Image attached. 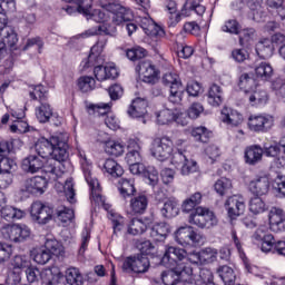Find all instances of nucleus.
<instances>
[{
  "mask_svg": "<svg viewBox=\"0 0 285 285\" xmlns=\"http://www.w3.org/2000/svg\"><path fill=\"white\" fill-rule=\"evenodd\" d=\"M217 275L220 277V279L224 282L225 285H234L235 279H237V276L235 275V271L233 267L228 265H220L216 269Z\"/></svg>",
  "mask_w": 285,
  "mask_h": 285,
  "instance_id": "obj_38",
  "label": "nucleus"
},
{
  "mask_svg": "<svg viewBox=\"0 0 285 285\" xmlns=\"http://www.w3.org/2000/svg\"><path fill=\"white\" fill-rule=\"evenodd\" d=\"M78 88L81 92H92L97 88V81L90 76H81L78 79Z\"/></svg>",
  "mask_w": 285,
  "mask_h": 285,
  "instance_id": "obj_48",
  "label": "nucleus"
},
{
  "mask_svg": "<svg viewBox=\"0 0 285 285\" xmlns=\"http://www.w3.org/2000/svg\"><path fill=\"white\" fill-rule=\"evenodd\" d=\"M151 156L158 161H166L173 156V140L168 137L156 138L150 147Z\"/></svg>",
  "mask_w": 285,
  "mask_h": 285,
  "instance_id": "obj_7",
  "label": "nucleus"
},
{
  "mask_svg": "<svg viewBox=\"0 0 285 285\" xmlns=\"http://www.w3.org/2000/svg\"><path fill=\"white\" fill-rule=\"evenodd\" d=\"M45 248L49 250L50 255H55L56 257L63 255V245H61L57 239H47Z\"/></svg>",
  "mask_w": 285,
  "mask_h": 285,
  "instance_id": "obj_53",
  "label": "nucleus"
},
{
  "mask_svg": "<svg viewBox=\"0 0 285 285\" xmlns=\"http://www.w3.org/2000/svg\"><path fill=\"white\" fill-rule=\"evenodd\" d=\"M188 222L198 228H214L218 224L215 213L206 207H196L189 214Z\"/></svg>",
  "mask_w": 285,
  "mask_h": 285,
  "instance_id": "obj_4",
  "label": "nucleus"
},
{
  "mask_svg": "<svg viewBox=\"0 0 285 285\" xmlns=\"http://www.w3.org/2000/svg\"><path fill=\"white\" fill-rule=\"evenodd\" d=\"M239 30H242V26L235 19L227 20L222 27V31L228 32L229 35H239Z\"/></svg>",
  "mask_w": 285,
  "mask_h": 285,
  "instance_id": "obj_64",
  "label": "nucleus"
},
{
  "mask_svg": "<svg viewBox=\"0 0 285 285\" xmlns=\"http://www.w3.org/2000/svg\"><path fill=\"white\" fill-rule=\"evenodd\" d=\"M90 189V199L91 202H95L98 206H102L105 210H110L112 206L110 204H107L106 200H104V196H101V185H99V180H97V184L88 185Z\"/></svg>",
  "mask_w": 285,
  "mask_h": 285,
  "instance_id": "obj_37",
  "label": "nucleus"
},
{
  "mask_svg": "<svg viewBox=\"0 0 285 285\" xmlns=\"http://www.w3.org/2000/svg\"><path fill=\"white\" fill-rule=\"evenodd\" d=\"M261 250L263 253H276L285 257V240H276L273 234H267L262 242Z\"/></svg>",
  "mask_w": 285,
  "mask_h": 285,
  "instance_id": "obj_15",
  "label": "nucleus"
},
{
  "mask_svg": "<svg viewBox=\"0 0 285 285\" xmlns=\"http://www.w3.org/2000/svg\"><path fill=\"white\" fill-rule=\"evenodd\" d=\"M248 128L253 132H267L273 128V117L263 115L249 116Z\"/></svg>",
  "mask_w": 285,
  "mask_h": 285,
  "instance_id": "obj_13",
  "label": "nucleus"
},
{
  "mask_svg": "<svg viewBox=\"0 0 285 285\" xmlns=\"http://www.w3.org/2000/svg\"><path fill=\"white\" fill-rule=\"evenodd\" d=\"M142 175L150 186H157V181H159V171H157L155 167L145 168Z\"/></svg>",
  "mask_w": 285,
  "mask_h": 285,
  "instance_id": "obj_62",
  "label": "nucleus"
},
{
  "mask_svg": "<svg viewBox=\"0 0 285 285\" xmlns=\"http://www.w3.org/2000/svg\"><path fill=\"white\" fill-rule=\"evenodd\" d=\"M245 100L248 101L252 106H257V104H266L268 101V92L266 90H246Z\"/></svg>",
  "mask_w": 285,
  "mask_h": 285,
  "instance_id": "obj_34",
  "label": "nucleus"
},
{
  "mask_svg": "<svg viewBox=\"0 0 285 285\" xmlns=\"http://www.w3.org/2000/svg\"><path fill=\"white\" fill-rule=\"evenodd\" d=\"M249 210L253 215H261V213L266 210V203H264L262 197L256 196L249 200Z\"/></svg>",
  "mask_w": 285,
  "mask_h": 285,
  "instance_id": "obj_55",
  "label": "nucleus"
},
{
  "mask_svg": "<svg viewBox=\"0 0 285 285\" xmlns=\"http://www.w3.org/2000/svg\"><path fill=\"white\" fill-rule=\"evenodd\" d=\"M255 72L261 81H271L273 77V67L268 62H261L256 66Z\"/></svg>",
  "mask_w": 285,
  "mask_h": 285,
  "instance_id": "obj_42",
  "label": "nucleus"
},
{
  "mask_svg": "<svg viewBox=\"0 0 285 285\" xmlns=\"http://www.w3.org/2000/svg\"><path fill=\"white\" fill-rule=\"evenodd\" d=\"M36 117L40 124H48L55 117V111L47 101L40 102V106L36 108Z\"/></svg>",
  "mask_w": 285,
  "mask_h": 285,
  "instance_id": "obj_36",
  "label": "nucleus"
},
{
  "mask_svg": "<svg viewBox=\"0 0 285 285\" xmlns=\"http://www.w3.org/2000/svg\"><path fill=\"white\" fill-rule=\"evenodd\" d=\"M190 135L191 137H194L196 141H200L202 144H208V139H210V137L213 136V132L208 130V128L204 126H199V127H194L190 130Z\"/></svg>",
  "mask_w": 285,
  "mask_h": 285,
  "instance_id": "obj_43",
  "label": "nucleus"
},
{
  "mask_svg": "<svg viewBox=\"0 0 285 285\" xmlns=\"http://www.w3.org/2000/svg\"><path fill=\"white\" fill-rule=\"evenodd\" d=\"M148 230V225L139 218H132L127 226L128 235H144Z\"/></svg>",
  "mask_w": 285,
  "mask_h": 285,
  "instance_id": "obj_40",
  "label": "nucleus"
},
{
  "mask_svg": "<svg viewBox=\"0 0 285 285\" xmlns=\"http://www.w3.org/2000/svg\"><path fill=\"white\" fill-rule=\"evenodd\" d=\"M138 248L140 250L138 255H145V257H148V255L155 257V255H157V247H155L150 240L140 243Z\"/></svg>",
  "mask_w": 285,
  "mask_h": 285,
  "instance_id": "obj_61",
  "label": "nucleus"
},
{
  "mask_svg": "<svg viewBox=\"0 0 285 285\" xmlns=\"http://www.w3.org/2000/svg\"><path fill=\"white\" fill-rule=\"evenodd\" d=\"M274 51L275 47L273 46V41H271L268 38L258 41L256 45V53L261 59H271Z\"/></svg>",
  "mask_w": 285,
  "mask_h": 285,
  "instance_id": "obj_33",
  "label": "nucleus"
},
{
  "mask_svg": "<svg viewBox=\"0 0 285 285\" xmlns=\"http://www.w3.org/2000/svg\"><path fill=\"white\" fill-rule=\"evenodd\" d=\"M30 215L33 222L40 226H46L55 219V209L41 202H36L31 205Z\"/></svg>",
  "mask_w": 285,
  "mask_h": 285,
  "instance_id": "obj_8",
  "label": "nucleus"
},
{
  "mask_svg": "<svg viewBox=\"0 0 285 285\" xmlns=\"http://www.w3.org/2000/svg\"><path fill=\"white\" fill-rule=\"evenodd\" d=\"M106 9L109 12H112V21L116 23V26L126 23V30L129 37H131L134 32H137V24L135 22H129L132 21V11H130V9H126V7L116 2H109L106 4Z\"/></svg>",
  "mask_w": 285,
  "mask_h": 285,
  "instance_id": "obj_2",
  "label": "nucleus"
},
{
  "mask_svg": "<svg viewBox=\"0 0 285 285\" xmlns=\"http://www.w3.org/2000/svg\"><path fill=\"white\" fill-rule=\"evenodd\" d=\"M185 275H193L191 267H176L169 268L161 273V279L165 285H176L179 284L180 279H184Z\"/></svg>",
  "mask_w": 285,
  "mask_h": 285,
  "instance_id": "obj_11",
  "label": "nucleus"
},
{
  "mask_svg": "<svg viewBox=\"0 0 285 285\" xmlns=\"http://www.w3.org/2000/svg\"><path fill=\"white\" fill-rule=\"evenodd\" d=\"M29 97L33 99V101H40L43 104L48 101V89L43 87V85H37L32 91L29 92Z\"/></svg>",
  "mask_w": 285,
  "mask_h": 285,
  "instance_id": "obj_51",
  "label": "nucleus"
},
{
  "mask_svg": "<svg viewBox=\"0 0 285 285\" xmlns=\"http://www.w3.org/2000/svg\"><path fill=\"white\" fill-rule=\"evenodd\" d=\"M150 259L144 254H135L125 258L122 263L124 273H148Z\"/></svg>",
  "mask_w": 285,
  "mask_h": 285,
  "instance_id": "obj_5",
  "label": "nucleus"
},
{
  "mask_svg": "<svg viewBox=\"0 0 285 285\" xmlns=\"http://www.w3.org/2000/svg\"><path fill=\"white\" fill-rule=\"evenodd\" d=\"M52 271L45 269L39 271L37 267L29 266L26 269V276L29 284H37L39 279H41V283L43 284L46 282L47 277H51Z\"/></svg>",
  "mask_w": 285,
  "mask_h": 285,
  "instance_id": "obj_28",
  "label": "nucleus"
},
{
  "mask_svg": "<svg viewBox=\"0 0 285 285\" xmlns=\"http://www.w3.org/2000/svg\"><path fill=\"white\" fill-rule=\"evenodd\" d=\"M140 28L144 30L147 37H156V39H161V37H166V31L164 30V28L159 27L150 18H142L140 20Z\"/></svg>",
  "mask_w": 285,
  "mask_h": 285,
  "instance_id": "obj_20",
  "label": "nucleus"
},
{
  "mask_svg": "<svg viewBox=\"0 0 285 285\" xmlns=\"http://www.w3.org/2000/svg\"><path fill=\"white\" fill-rule=\"evenodd\" d=\"M200 259L204 264H213V262H217V249L206 247L200 250Z\"/></svg>",
  "mask_w": 285,
  "mask_h": 285,
  "instance_id": "obj_56",
  "label": "nucleus"
},
{
  "mask_svg": "<svg viewBox=\"0 0 285 285\" xmlns=\"http://www.w3.org/2000/svg\"><path fill=\"white\" fill-rule=\"evenodd\" d=\"M50 259H52V254H50V252L46 247L37 249L33 253V261L36 262V264L45 266V264H48Z\"/></svg>",
  "mask_w": 285,
  "mask_h": 285,
  "instance_id": "obj_54",
  "label": "nucleus"
},
{
  "mask_svg": "<svg viewBox=\"0 0 285 285\" xmlns=\"http://www.w3.org/2000/svg\"><path fill=\"white\" fill-rule=\"evenodd\" d=\"M128 153L126 155L127 164H141V146L139 145V140L130 139L128 141Z\"/></svg>",
  "mask_w": 285,
  "mask_h": 285,
  "instance_id": "obj_26",
  "label": "nucleus"
},
{
  "mask_svg": "<svg viewBox=\"0 0 285 285\" xmlns=\"http://www.w3.org/2000/svg\"><path fill=\"white\" fill-rule=\"evenodd\" d=\"M0 35L3 37V40L1 41H4L9 48H14V46H17L19 37L12 27L7 26L0 31Z\"/></svg>",
  "mask_w": 285,
  "mask_h": 285,
  "instance_id": "obj_45",
  "label": "nucleus"
},
{
  "mask_svg": "<svg viewBox=\"0 0 285 285\" xmlns=\"http://www.w3.org/2000/svg\"><path fill=\"white\" fill-rule=\"evenodd\" d=\"M104 46H106L105 40L98 41L91 47L88 58L82 61L85 69L92 68V66H95V68L97 67L99 63V57H101V52H104Z\"/></svg>",
  "mask_w": 285,
  "mask_h": 285,
  "instance_id": "obj_24",
  "label": "nucleus"
},
{
  "mask_svg": "<svg viewBox=\"0 0 285 285\" xmlns=\"http://www.w3.org/2000/svg\"><path fill=\"white\" fill-rule=\"evenodd\" d=\"M68 134H58L48 138H40L35 144V153L41 159L51 157L57 161H66L69 157L68 153Z\"/></svg>",
  "mask_w": 285,
  "mask_h": 285,
  "instance_id": "obj_1",
  "label": "nucleus"
},
{
  "mask_svg": "<svg viewBox=\"0 0 285 285\" xmlns=\"http://www.w3.org/2000/svg\"><path fill=\"white\" fill-rule=\"evenodd\" d=\"M117 186L124 199L132 197L135 193H137V189L135 188V178H120Z\"/></svg>",
  "mask_w": 285,
  "mask_h": 285,
  "instance_id": "obj_32",
  "label": "nucleus"
},
{
  "mask_svg": "<svg viewBox=\"0 0 285 285\" xmlns=\"http://www.w3.org/2000/svg\"><path fill=\"white\" fill-rule=\"evenodd\" d=\"M126 56L130 61H139L146 57V49L141 47H132L131 49H127Z\"/></svg>",
  "mask_w": 285,
  "mask_h": 285,
  "instance_id": "obj_63",
  "label": "nucleus"
},
{
  "mask_svg": "<svg viewBox=\"0 0 285 285\" xmlns=\"http://www.w3.org/2000/svg\"><path fill=\"white\" fill-rule=\"evenodd\" d=\"M47 189L48 179L42 176H36L24 181L20 193H27V195H43Z\"/></svg>",
  "mask_w": 285,
  "mask_h": 285,
  "instance_id": "obj_10",
  "label": "nucleus"
},
{
  "mask_svg": "<svg viewBox=\"0 0 285 285\" xmlns=\"http://www.w3.org/2000/svg\"><path fill=\"white\" fill-rule=\"evenodd\" d=\"M269 228L273 233L285 230V212L279 207H272L268 213Z\"/></svg>",
  "mask_w": 285,
  "mask_h": 285,
  "instance_id": "obj_16",
  "label": "nucleus"
},
{
  "mask_svg": "<svg viewBox=\"0 0 285 285\" xmlns=\"http://www.w3.org/2000/svg\"><path fill=\"white\" fill-rule=\"evenodd\" d=\"M17 10V0H0V31L8 28L6 14Z\"/></svg>",
  "mask_w": 285,
  "mask_h": 285,
  "instance_id": "obj_30",
  "label": "nucleus"
},
{
  "mask_svg": "<svg viewBox=\"0 0 285 285\" xmlns=\"http://www.w3.org/2000/svg\"><path fill=\"white\" fill-rule=\"evenodd\" d=\"M78 156L80 158L82 173L88 186H95V184H97V178L92 177V165L88 163L86 151L78 150Z\"/></svg>",
  "mask_w": 285,
  "mask_h": 285,
  "instance_id": "obj_31",
  "label": "nucleus"
},
{
  "mask_svg": "<svg viewBox=\"0 0 285 285\" xmlns=\"http://www.w3.org/2000/svg\"><path fill=\"white\" fill-rule=\"evenodd\" d=\"M43 158L37 156V154H31L22 160L21 168L24 173L35 175V173H39L43 168Z\"/></svg>",
  "mask_w": 285,
  "mask_h": 285,
  "instance_id": "obj_21",
  "label": "nucleus"
},
{
  "mask_svg": "<svg viewBox=\"0 0 285 285\" xmlns=\"http://www.w3.org/2000/svg\"><path fill=\"white\" fill-rule=\"evenodd\" d=\"M2 235L4 239L21 244L30 237V228L26 225H10L3 228Z\"/></svg>",
  "mask_w": 285,
  "mask_h": 285,
  "instance_id": "obj_9",
  "label": "nucleus"
},
{
  "mask_svg": "<svg viewBox=\"0 0 285 285\" xmlns=\"http://www.w3.org/2000/svg\"><path fill=\"white\" fill-rule=\"evenodd\" d=\"M56 215L59 222H62V224H68V222H72V219H75V210L68 207L57 209Z\"/></svg>",
  "mask_w": 285,
  "mask_h": 285,
  "instance_id": "obj_60",
  "label": "nucleus"
},
{
  "mask_svg": "<svg viewBox=\"0 0 285 285\" xmlns=\"http://www.w3.org/2000/svg\"><path fill=\"white\" fill-rule=\"evenodd\" d=\"M207 101L210 106L217 108L224 104V90L217 85L214 83L208 90Z\"/></svg>",
  "mask_w": 285,
  "mask_h": 285,
  "instance_id": "obj_35",
  "label": "nucleus"
},
{
  "mask_svg": "<svg viewBox=\"0 0 285 285\" xmlns=\"http://www.w3.org/2000/svg\"><path fill=\"white\" fill-rule=\"evenodd\" d=\"M225 207L228 217L230 219H237L239 215H244V212L246 210V203L244 202V197L232 196L226 200Z\"/></svg>",
  "mask_w": 285,
  "mask_h": 285,
  "instance_id": "obj_14",
  "label": "nucleus"
},
{
  "mask_svg": "<svg viewBox=\"0 0 285 285\" xmlns=\"http://www.w3.org/2000/svg\"><path fill=\"white\" fill-rule=\"evenodd\" d=\"M224 124H228L229 126H239L242 121H244V116L239 114L237 110H230V112H222Z\"/></svg>",
  "mask_w": 285,
  "mask_h": 285,
  "instance_id": "obj_49",
  "label": "nucleus"
},
{
  "mask_svg": "<svg viewBox=\"0 0 285 285\" xmlns=\"http://www.w3.org/2000/svg\"><path fill=\"white\" fill-rule=\"evenodd\" d=\"M160 213L166 219H173V217L179 215V204L175 199H168L160 209Z\"/></svg>",
  "mask_w": 285,
  "mask_h": 285,
  "instance_id": "obj_39",
  "label": "nucleus"
},
{
  "mask_svg": "<svg viewBox=\"0 0 285 285\" xmlns=\"http://www.w3.org/2000/svg\"><path fill=\"white\" fill-rule=\"evenodd\" d=\"M186 249L176 246H166L160 263L166 268H190V266L186 265Z\"/></svg>",
  "mask_w": 285,
  "mask_h": 285,
  "instance_id": "obj_3",
  "label": "nucleus"
},
{
  "mask_svg": "<svg viewBox=\"0 0 285 285\" xmlns=\"http://www.w3.org/2000/svg\"><path fill=\"white\" fill-rule=\"evenodd\" d=\"M170 234V225L167 223H155L149 226V237L153 242H166Z\"/></svg>",
  "mask_w": 285,
  "mask_h": 285,
  "instance_id": "obj_22",
  "label": "nucleus"
},
{
  "mask_svg": "<svg viewBox=\"0 0 285 285\" xmlns=\"http://www.w3.org/2000/svg\"><path fill=\"white\" fill-rule=\"evenodd\" d=\"M163 83L167 86V88H175L181 86V79H179V75L167 72L163 76Z\"/></svg>",
  "mask_w": 285,
  "mask_h": 285,
  "instance_id": "obj_59",
  "label": "nucleus"
},
{
  "mask_svg": "<svg viewBox=\"0 0 285 285\" xmlns=\"http://www.w3.org/2000/svg\"><path fill=\"white\" fill-rule=\"evenodd\" d=\"M17 170V161L12 158H0V173L12 174Z\"/></svg>",
  "mask_w": 285,
  "mask_h": 285,
  "instance_id": "obj_58",
  "label": "nucleus"
},
{
  "mask_svg": "<svg viewBox=\"0 0 285 285\" xmlns=\"http://www.w3.org/2000/svg\"><path fill=\"white\" fill-rule=\"evenodd\" d=\"M61 164H63V161H59L51 157L49 160L43 163L41 170L45 175H48L49 179L57 181V179H59L63 173V169H61Z\"/></svg>",
  "mask_w": 285,
  "mask_h": 285,
  "instance_id": "obj_19",
  "label": "nucleus"
},
{
  "mask_svg": "<svg viewBox=\"0 0 285 285\" xmlns=\"http://www.w3.org/2000/svg\"><path fill=\"white\" fill-rule=\"evenodd\" d=\"M195 12L198 17H202L206 12V7L202 4V0H186L184 7L180 10V13H176L169 18V26L175 28L180 21L181 17H190Z\"/></svg>",
  "mask_w": 285,
  "mask_h": 285,
  "instance_id": "obj_6",
  "label": "nucleus"
},
{
  "mask_svg": "<svg viewBox=\"0 0 285 285\" xmlns=\"http://www.w3.org/2000/svg\"><path fill=\"white\" fill-rule=\"evenodd\" d=\"M125 150L126 147L119 141L108 140L105 142V153H107V155H111L112 157H121Z\"/></svg>",
  "mask_w": 285,
  "mask_h": 285,
  "instance_id": "obj_44",
  "label": "nucleus"
},
{
  "mask_svg": "<svg viewBox=\"0 0 285 285\" xmlns=\"http://www.w3.org/2000/svg\"><path fill=\"white\" fill-rule=\"evenodd\" d=\"M66 282L69 285H83V275L77 267H69L66 271Z\"/></svg>",
  "mask_w": 285,
  "mask_h": 285,
  "instance_id": "obj_46",
  "label": "nucleus"
},
{
  "mask_svg": "<svg viewBox=\"0 0 285 285\" xmlns=\"http://www.w3.org/2000/svg\"><path fill=\"white\" fill-rule=\"evenodd\" d=\"M245 164L248 166H257L264 157V149L259 145H252L245 149Z\"/></svg>",
  "mask_w": 285,
  "mask_h": 285,
  "instance_id": "obj_25",
  "label": "nucleus"
},
{
  "mask_svg": "<svg viewBox=\"0 0 285 285\" xmlns=\"http://www.w3.org/2000/svg\"><path fill=\"white\" fill-rule=\"evenodd\" d=\"M271 190V180L268 176H256L249 181V191L255 195V197H263V195H268Z\"/></svg>",
  "mask_w": 285,
  "mask_h": 285,
  "instance_id": "obj_17",
  "label": "nucleus"
},
{
  "mask_svg": "<svg viewBox=\"0 0 285 285\" xmlns=\"http://www.w3.org/2000/svg\"><path fill=\"white\" fill-rule=\"evenodd\" d=\"M184 114H175L170 109H164L157 114V121L160 126H166L171 121H176V124H181V126H186V121H181Z\"/></svg>",
  "mask_w": 285,
  "mask_h": 285,
  "instance_id": "obj_27",
  "label": "nucleus"
},
{
  "mask_svg": "<svg viewBox=\"0 0 285 285\" xmlns=\"http://www.w3.org/2000/svg\"><path fill=\"white\" fill-rule=\"evenodd\" d=\"M1 217L6 219V222H12V219H22V217H26V212L14 208L12 206H3L2 210H0Z\"/></svg>",
  "mask_w": 285,
  "mask_h": 285,
  "instance_id": "obj_41",
  "label": "nucleus"
},
{
  "mask_svg": "<svg viewBox=\"0 0 285 285\" xmlns=\"http://www.w3.org/2000/svg\"><path fill=\"white\" fill-rule=\"evenodd\" d=\"M136 72L142 75V81L145 83H155L158 75L155 65L150 60H141L136 66Z\"/></svg>",
  "mask_w": 285,
  "mask_h": 285,
  "instance_id": "obj_18",
  "label": "nucleus"
},
{
  "mask_svg": "<svg viewBox=\"0 0 285 285\" xmlns=\"http://www.w3.org/2000/svg\"><path fill=\"white\" fill-rule=\"evenodd\" d=\"M169 92L170 104H179L184 99L185 89L183 85L169 88Z\"/></svg>",
  "mask_w": 285,
  "mask_h": 285,
  "instance_id": "obj_57",
  "label": "nucleus"
},
{
  "mask_svg": "<svg viewBox=\"0 0 285 285\" xmlns=\"http://www.w3.org/2000/svg\"><path fill=\"white\" fill-rule=\"evenodd\" d=\"M238 86L245 90V92L246 90L253 91L257 88V80L253 73H243L239 77Z\"/></svg>",
  "mask_w": 285,
  "mask_h": 285,
  "instance_id": "obj_47",
  "label": "nucleus"
},
{
  "mask_svg": "<svg viewBox=\"0 0 285 285\" xmlns=\"http://www.w3.org/2000/svg\"><path fill=\"white\" fill-rule=\"evenodd\" d=\"M214 188L217 195L224 197V195H228L230 193V189L233 188V183L230 181V179L223 177L215 183Z\"/></svg>",
  "mask_w": 285,
  "mask_h": 285,
  "instance_id": "obj_50",
  "label": "nucleus"
},
{
  "mask_svg": "<svg viewBox=\"0 0 285 285\" xmlns=\"http://www.w3.org/2000/svg\"><path fill=\"white\" fill-rule=\"evenodd\" d=\"M272 190L276 197L284 199L285 197V176L278 175L273 185Z\"/></svg>",
  "mask_w": 285,
  "mask_h": 285,
  "instance_id": "obj_52",
  "label": "nucleus"
},
{
  "mask_svg": "<svg viewBox=\"0 0 285 285\" xmlns=\"http://www.w3.org/2000/svg\"><path fill=\"white\" fill-rule=\"evenodd\" d=\"M66 3H76L77 7H67L65 10L67 14H75V12H78V14H82L83 17H87L90 14V8L92 7L94 0H63Z\"/></svg>",
  "mask_w": 285,
  "mask_h": 285,
  "instance_id": "obj_23",
  "label": "nucleus"
},
{
  "mask_svg": "<svg viewBox=\"0 0 285 285\" xmlns=\"http://www.w3.org/2000/svg\"><path fill=\"white\" fill-rule=\"evenodd\" d=\"M127 115L131 119H140L142 124H146V115H148V100L146 98H136L131 101Z\"/></svg>",
  "mask_w": 285,
  "mask_h": 285,
  "instance_id": "obj_12",
  "label": "nucleus"
},
{
  "mask_svg": "<svg viewBox=\"0 0 285 285\" xmlns=\"http://www.w3.org/2000/svg\"><path fill=\"white\" fill-rule=\"evenodd\" d=\"M148 208V196L139 194L130 199L131 215H144Z\"/></svg>",
  "mask_w": 285,
  "mask_h": 285,
  "instance_id": "obj_29",
  "label": "nucleus"
}]
</instances>
